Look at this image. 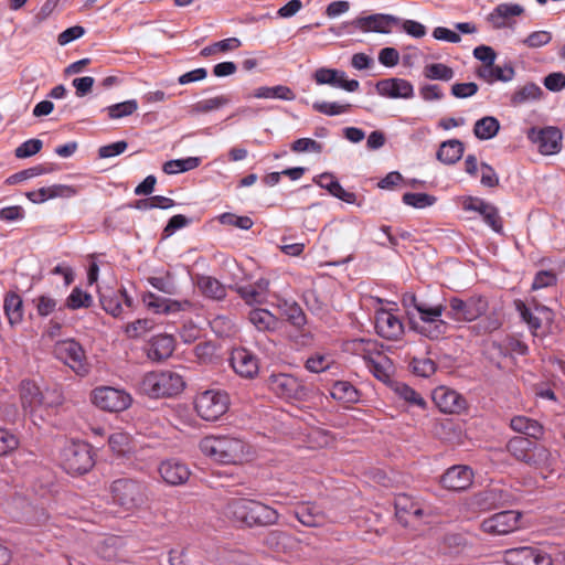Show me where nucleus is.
<instances>
[{
	"label": "nucleus",
	"mask_w": 565,
	"mask_h": 565,
	"mask_svg": "<svg viewBox=\"0 0 565 565\" xmlns=\"http://www.w3.org/2000/svg\"><path fill=\"white\" fill-rule=\"evenodd\" d=\"M402 305L407 309L414 308L419 315V321H411V328L416 333L429 339L438 340L445 337L450 324L441 318L446 306L444 303L429 305L419 301L415 294L406 292L402 297Z\"/></svg>",
	"instance_id": "obj_3"
},
{
	"label": "nucleus",
	"mask_w": 565,
	"mask_h": 565,
	"mask_svg": "<svg viewBox=\"0 0 565 565\" xmlns=\"http://www.w3.org/2000/svg\"><path fill=\"white\" fill-rule=\"evenodd\" d=\"M124 547V540L119 536H108L103 539L96 550L98 555L107 561L115 559L119 556L120 550Z\"/></svg>",
	"instance_id": "obj_40"
},
{
	"label": "nucleus",
	"mask_w": 565,
	"mask_h": 565,
	"mask_svg": "<svg viewBox=\"0 0 565 565\" xmlns=\"http://www.w3.org/2000/svg\"><path fill=\"white\" fill-rule=\"evenodd\" d=\"M32 303L36 309L38 316L45 318L57 309L58 301L54 297L43 294L33 298Z\"/></svg>",
	"instance_id": "obj_53"
},
{
	"label": "nucleus",
	"mask_w": 565,
	"mask_h": 565,
	"mask_svg": "<svg viewBox=\"0 0 565 565\" xmlns=\"http://www.w3.org/2000/svg\"><path fill=\"white\" fill-rule=\"evenodd\" d=\"M230 407V396L221 390H206L198 393L194 398V409L205 422H216L226 414Z\"/></svg>",
	"instance_id": "obj_7"
},
{
	"label": "nucleus",
	"mask_w": 565,
	"mask_h": 565,
	"mask_svg": "<svg viewBox=\"0 0 565 565\" xmlns=\"http://www.w3.org/2000/svg\"><path fill=\"white\" fill-rule=\"evenodd\" d=\"M395 393L404 399L409 406H416L418 408L425 409L427 406L424 397L417 393L413 387L404 384L397 383L395 385Z\"/></svg>",
	"instance_id": "obj_47"
},
{
	"label": "nucleus",
	"mask_w": 565,
	"mask_h": 565,
	"mask_svg": "<svg viewBox=\"0 0 565 565\" xmlns=\"http://www.w3.org/2000/svg\"><path fill=\"white\" fill-rule=\"evenodd\" d=\"M403 203L415 209H425L431 206L436 201V196L427 193L407 192L402 198Z\"/></svg>",
	"instance_id": "obj_55"
},
{
	"label": "nucleus",
	"mask_w": 565,
	"mask_h": 565,
	"mask_svg": "<svg viewBox=\"0 0 565 565\" xmlns=\"http://www.w3.org/2000/svg\"><path fill=\"white\" fill-rule=\"evenodd\" d=\"M556 458L544 445L533 441L532 449L525 465L541 472L543 478L554 471Z\"/></svg>",
	"instance_id": "obj_22"
},
{
	"label": "nucleus",
	"mask_w": 565,
	"mask_h": 565,
	"mask_svg": "<svg viewBox=\"0 0 565 565\" xmlns=\"http://www.w3.org/2000/svg\"><path fill=\"white\" fill-rule=\"evenodd\" d=\"M158 471L162 480L170 486H181L190 478L189 467L178 459H167L160 462Z\"/></svg>",
	"instance_id": "obj_23"
},
{
	"label": "nucleus",
	"mask_w": 565,
	"mask_h": 565,
	"mask_svg": "<svg viewBox=\"0 0 565 565\" xmlns=\"http://www.w3.org/2000/svg\"><path fill=\"white\" fill-rule=\"evenodd\" d=\"M61 465L68 475H84L88 472L94 466L88 445L85 443H70L65 445L61 454Z\"/></svg>",
	"instance_id": "obj_8"
},
{
	"label": "nucleus",
	"mask_w": 565,
	"mask_h": 565,
	"mask_svg": "<svg viewBox=\"0 0 565 565\" xmlns=\"http://www.w3.org/2000/svg\"><path fill=\"white\" fill-rule=\"evenodd\" d=\"M201 163L199 157H188L185 159L169 160L163 163L162 170L167 174H177L198 168Z\"/></svg>",
	"instance_id": "obj_43"
},
{
	"label": "nucleus",
	"mask_w": 565,
	"mask_h": 565,
	"mask_svg": "<svg viewBox=\"0 0 565 565\" xmlns=\"http://www.w3.org/2000/svg\"><path fill=\"white\" fill-rule=\"evenodd\" d=\"M42 390L32 380H23L20 384V399L25 413L33 415L41 408Z\"/></svg>",
	"instance_id": "obj_26"
},
{
	"label": "nucleus",
	"mask_w": 565,
	"mask_h": 565,
	"mask_svg": "<svg viewBox=\"0 0 565 565\" xmlns=\"http://www.w3.org/2000/svg\"><path fill=\"white\" fill-rule=\"evenodd\" d=\"M92 402L103 411L119 413L126 411L131 405L132 398L124 390L99 386L92 392Z\"/></svg>",
	"instance_id": "obj_11"
},
{
	"label": "nucleus",
	"mask_w": 565,
	"mask_h": 565,
	"mask_svg": "<svg viewBox=\"0 0 565 565\" xmlns=\"http://www.w3.org/2000/svg\"><path fill=\"white\" fill-rule=\"evenodd\" d=\"M230 364L242 379L253 380L259 373V359L245 348H236L232 351Z\"/></svg>",
	"instance_id": "obj_17"
},
{
	"label": "nucleus",
	"mask_w": 565,
	"mask_h": 565,
	"mask_svg": "<svg viewBox=\"0 0 565 565\" xmlns=\"http://www.w3.org/2000/svg\"><path fill=\"white\" fill-rule=\"evenodd\" d=\"M477 502L483 509H492L503 505L509 498L508 492L498 487H492L483 490L477 497Z\"/></svg>",
	"instance_id": "obj_38"
},
{
	"label": "nucleus",
	"mask_w": 565,
	"mask_h": 565,
	"mask_svg": "<svg viewBox=\"0 0 565 565\" xmlns=\"http://www.w3.org/2000/svg\"><path fill=\"white\" fill-rule=\"evenodd\" d=\"M19 438L6 428L0 427V457L7 456L19 447Z\"/></svg>",
	"instance_id": "obj_59"
},
{
	"label": "nucleus",
	"mask_w": 565,
	"mask_h": 565,
	"mask_svg": "<svg viewBox=\"0 0 565 565\" xmlns=\"http://www.w3.org/2000/svg\"><path fill=\"white\" fill-rule=\"evenodd\" d=\"M409 366L414 374L422 377H429L437 369L435 361L429 358H413Z\"/></svg>",
	"instance_id": "obj_56"
},
{
	"label": "nucleus",
	"mask_w": 565,
	"mask_h": 565,
	"mask_svg": "<svg viewBox=\"0 0 565 565\" xmlns=\"http://www.w3.org/2000/svg\"><path fill=\"white\" fill-rule=\"evenodd\" d=\"M394 507L397 521L405 527L415 525L428 515L423 504L406 493H399L395 497Z\"/></svg>",
	"instance_id": "obj_13"
},
{
	"label": "nucleus",
	"mask_w": 565,
	"mask_h": 565,
	"mask_svg": "<svg viewBox=\"0 0 565 565\" xmlns=\"http://www.w3.org/2000/svg\"><path fill=\"white\" fill-rule=\"evenodd\" d=\"M463 150V143L460 140L451 139L440 145L436 156L440 162L454 164L461 159Z\"/></svg>",
	"instance_id": "obj_35"
},
{
	"label": "nucleus",
	"mask_w": 565,
	"mask_h": 565,
	"mask_svg": "<svg viewBox=\"0 0 565 565\" xmlns=\"http://www.w3.org/2000/svg\"><path fill=\"white\" fill-rule=\"evenodd\" d=\"M447 317L456 322H472L489 310V300L482 295H471L466 299L454 296L448 299Z\"/></svg>",
	"instance_id": "obj_6"
},
{
	"label": "nucleus",
	"mask_w": 565,
	"mask_h": 565,
	"mask_svg": "<svg viewBox=\"0 0 565 565\" xmlns=\"http://www.w3.org/2000/svg\"><path fill=\"white\" fill-rule=\"evenodd\" d=\"M433 399L440 412L446 414L459 413L466 403L458 392L445 386L434 390Z\"/></svg>",
	"instance_id": "obj_24"
},
{
	"label": "nucleus",
	"mask_w": 565,
	"mask_h": 565,
	"mask_svg": "<svg viewBox=\"0 0 565 565\" xmlns=\"http://www.w3.org/2000/svg\"><path fill=\"white\" fill-rule=\"evenodd\" d=\"M473 480V472L467 466H452L441 476V486L451 491H462L468 489Z\"/></svg>",
	"instance_id": "obj_21"
},
{
	"label": "nucleus",
	"mask_w": 565,
	"mask_h": 565,
	"mask_svg": "<svg viewBox=\"0 0 565 565\" xmlns=\"http://www.w3.org/2000/svg\"><path fill=\"white\" fill-rule=\"evenodd\" d=\"M100 303L103 309L113 317H119L122 313L119 295L116 291H113L110 295H102Z\"/></svg>",
	"instance_id": "obj_58"
},
{
	"label": "nucleus",
	"mask_w": 565,
	"mask_h": 565,
	"mask_svg": "<svg viewBox=\"0 0 565 565\" xmlns=\"http://www.w3.org/2000/svg\"><path fill=\"white\" fill-rule=\"evenodd\" d=\"M3 310L9 323L18 326L23 320V300L15 291H9L4 296Z\"/></svg>",
	"instance_id": "obj_33"
},
{
	"label": "nucleus",
	"mask_w": 565,
	"mask_h": 565,
	"mask_svg": "<svg viewBox=\"0 0 565 565\" xmlns=\"http://www.w3.org/2000/svg\"><path fill=\"white\" fill-rule=\"evenodd\" d=\"M137 109V102L135 99H130L110 105L105 110L107 111L110 119H119L132 115Z\"/></svg>",
	"instance_id": "obj_54"
},
{
	"label": "nucleus",
	"mask_w": 565,
	"mask_h": 565,
	"mask_svg": "<svg viewBox=\"0 0 565 565\" xmlns=\"http://www.w3.org/2000/svg\"><path fill=\"white\" fill-rule=\"evenodd\" d=\"M533 441L534 440L526 437L515 436L509 439L505 448L516 461L525 463V460H527L530 456Z\"/></svg>",
	"instance_id": "obj_37"
},
{
	"label": "nucleus",
	"mask_w": 565,
	"mask_h": 565,
	"mask_svg": "<svg viewBox=\"0 0 565 565\" xmlns=\"http://www.w3.org/2000/svg\"><path fill=\"white\" fill-rule=\"evenodd\" d=\"M295 518L305 526H322L327 523V515L321 508L315 503H301L295 508Z\"/></svg>",
	"instance_id": "obj_27"
},
{
	"label": "nucleus",
	"mask_w": 565,
	"mask_h": 565,
	"mask_svg": "<svg viewBox=\"0 0 565 565\" xmlns=\"http://www.w3.org/2000/svg\"><path fill=\"white\" fill-rule=\"evenodd\" d=\"M93 305V297L90 294L82 290L79 287L73 288L71 294L65 300V307L71 310L81 308H89Z\"/></svg>",
	"instance_id": "obj_50"
},
{
	"label": "nucleus",
	"mask_w": 565,
	"mask_h": 565,
	"mask_svg": "<svg viewBox=\"0 0 565 565\" xmlns=\"http://www.w3.org/2000/svg\"><path fill=\"white\" fill-rule=\"evenodd\" d=\"M316 182L319 186L328 190L330 194L343 202H355V194L353 192L345 191L332 173L324 172L320 174Z\"/></svg>",
	"instance_id": "obj_31"
},
{
	"label": "nucleus",
	"mask_w": 565,
	"mask_h": 565,
	"mask_svg": "<svg viewBox=\"0 0 565 565\" xmlns=\"http://www.w3.org/2000/svg\"><path fill=\"white\" fill-rule=\"evenodd\" d=\"M153 327L152 319H137L125 327V333L129 339H138L151 331Z\"/></svg>",
	"instance_id": "obj_52"
},
{
	"label": "nucleus",
	"mask_w": 565,
	"mask_h": 565,
	"mask_svg": "<svg viewBox=\"0 0 565 565\" xmlns=\"http://www.w3.org/2000/svg\"><path fill=\"white\" fill-rule=\"evenodd\" d=\"M312 108L323 115L327 116H335L340 114L348 113L351 108L350 104H339V103H329V102H316L312 104Z\"/></svg>",
	"instance_id": "obj_57"
},
{
	"label": "nucleus",
	"mask_w": 565,
	"mask_h": 565,
	"mask_svg": "<svg viewBox=\"0 0 565 565\" xmlns=\"http://www.w3.org/2000/svg\"><path fill=\"white\" fill-rule=\"evenodd\" d=\"M542 89L540 86L529 83L525 84L523 87L514 92V94L511 97V103L514 106L521 105L527 100H534L539 99L542 95Z\"/></svg>",
	"instance_id": "obj_51"
},
{
	"label": "nucleus",
	"mask_w": 565,
	"mask_h": 565,
	"mask_svg": "<svg viewBox=\"0 0 565 565\" xmlns=\"http://www.w3.org/2000/svg\"><path fill=\"white\" fill-rule=\"evenodd\" d=\"M175 349V340L173 335L160 333L153 335L145 345V352L152 362H163L170 358Z\"/></svg>",
	"instance_id": "obj_19"
},
{
	"label": "nucleus",
	"mask_w": 565,
	"mask_h": 565,
	"mask_svg": "<svg viewBox=\"0 0 565 565\" xmlns=\"http://www.w3.org/2000/svg\"><path fill=\"white\" fill-rule=\"evenodd\" d=\"M526 137L537 146L540 153L544 156L556 154L562 149V132L556 127L535 128L527 130Z\"/></svg>",
	"instance_id": "obj_12"
},
{
	"label": "nucleus",
	"mask_w": 565,
	"mask_h": 565,
	"mask_svg": "<svg viewBox=\"0 0 565 565\" xmlns=\"http://www.w3.org/2000/svg\"><path fill=\"white\" fill-rule=\"evenodd\" d=\"M110 449L121 456L129 450V436L125 433H114L108 438Z\"/></svg>",
	"instance_id": "obj_64"
},
{
	"label": "nucleus",
	"mask_w": 565,
	"mask_h": 565,
	"mask_svg": "<svg viewBox=\"0 0 565 565\" xmlns=\"http://www.w3.org/2000/svg\"><path fill=\"white\" fill-rule=\"evenodd\" d=\"M201 452L222 465H243L254 458L252 445L234 435H209L199 443Z\"/></svg>",
	"instance_id": "obj_2"
},
{
	"label": "nucleus",
	"mask_w": 565,
	"mask_h": 565,
	"mask_svg": "<svg viewBox=\"0 0 565 565\" xmlns=\"http://www.w3.org/2000/svg\"><path fill=\"white\" fill-rule=\"evenodd\" d=\"M313 79L318 85H331L348 92L358 90L360 83L356 79H347L345 73L335 68L320 67L313 73Z\"/></svg>",
	"instance_id": "obj_20"
},
{
	"label": "nucleus",
	"mask_w": 565,
	"mask_h": 565,
	"mask_svg": "<svg viewBox=\"0 0 565 565\" xmlns=\"http://www.w3.org/2000/svg\"><path fill=\"white\" fill-rule=\"evenodd\" d=\"M292 537L286 532L279 530H273L267 533L264 539V544L277 552H285L286 548L291 544Z\"/></svg>",
	"instance_id": "obj_48"
},
{
	"label": "nucleus",
	"mask_w": 565,
	"mask_h": 565,
	"mask_svg": "<svg viewBox=\"0 0 565 565\" xmlns=\"http://www.w3.org/2000/svg\"><path fill=\"white\" fill-rule=\"evenodd\" d=\"M42 146H43L42 140L35 139V138L29 139L24 142H22L14 150V154L19 159L29 158V157H32V156L36 154L38 152H40L42 149Z\"/></svg>",
	"instance_id": "obj_61"
},
{
	"label": "nucleus",
	"mask_w": 565,
	"mask_h": 565,
	"mask_svg": "<svg viewBox=\"0 0 565 565\" xmlns=\"http://www.w3.org/2000/svg\"><path fill=\"white\" fill-rule=\"evenodd\" d=\"M510 427L526 437L540 439L544 434L543 426L535 419L526 416H514L510 420Z\"/></svg>",
	"instance_id": "obj_32"
},
{
	"label": "nucleus",
	"mask_w": 565,
	"mask_h": 565,
	"mask_svg": "<svg viewBox=\"0 0 565 565\" xmlns=\"http://www.w3.org/2000/svg\"><path fill=\"white\" fill-rule=\"evenodd\" d=\"M195 285L199 291L209 299L221 301L225 299L226 287L216 278L207 275H198Z\"/></svg>",
	"instance_id": "obj_29"
},
{
	"label": "nucleus",
	"mask_w": 565,
	"mask_h": 565,
	"mask_svg": "<svg viewBox=\"0 0 565 565\" xmlns=\"http://www.w3.org/2000/svg\"><path fill=\"white\" fill-rule=\"evenodd\" d=\"M109 491L113 502L125 511H136L148 500L146 483L136 479H116L111 482Z\"/></svg>",
	"instance_id": "obj_5"
},
{
	"label": "nucleus",
	"mask_w": 565,
	"mask_h": 565,
	"mask_svg": "<svg viewBox=\"0 0 565 565\" xmlns=\"http://www.w3.org/2000/svg\"><path fill=\"white\" fill-rule=\"evenodd\" d=\"M231 99L226 95H220L212 98L199 100L191 106V113L193 114H206L213 110H217L227 104Z\"/></svg>",
	"instance_id": "obj_45"
},
{
	"label": "nucleus",
	"mask_w": 565,
	"mask_h": 565,
	"mask_svg": "<svg viewBox=\"0 0 565 565\" xmlns=\"http://www.w3.org/2000/svg\"><path fill=\"white\" fill-rule=\"evenodd\" d=\"M523 12L524 9L520 4L501 3L488 15V21L494 29H502L511 25L509 22L511 18L519 17Z\"/></svg>",
	"instance_id": "obj_28"
},
{
	"label": "nucleus",
	"mask_w": 565,
	"mask_h": 565,
	"mask_svg": "<svg viewBox=\"0 0 565 565\" xmlns=\"http://www.w3.org/2000/svg\"><path fill=\"white\" fill-rule=\"evenodd\" d=\"M267 388L277 397L301 401L307 396L302 382L288 373H271L266 380Z\"/></svg>",
	"instance_id": "obj_9"
},
{
	"label": "nucleus",
	"mask_w": 565,
	"mask_h": 565,
	"mask_svg": "<svg viewBox=\"0 0 565 565\" xmlns=\"http://www.w3.org/2000/svg\"><path fill=\"white\" fill-rule=\"evenodd\" d=\"M184 388V376L170 370L148 372L140 382V391L152 398L177 396Z\"/></svg>",
	"instance_id": "obj_4"
},
{
	"label": "nucleus",
	"mask_w": 565,
	"mask_h": 565,
	"mask_svg": "<svg viewBox=\"0 0 565 565\" xmlns=\"http://www.w3.org/2000/svg\"><path fill=\"white\" fill-rule=\"evenodd\" d=\"M248 320L259 331H274L278 328V319L266 309H253L249 311Z\"/></svg>",
	"instance_id": "obj_36"
},
{
	"label": "nucleus",
	"mask_w": 565,
	"mask_h": 565,
	"mask_svg": "<svg viewBox=\"0 0 565 565\" xmlns=\"http://www.w3.org/2000/svg\"><path fill=\"white\" fill-rule=\"evenodd\" d=\"M398 22L399 19L394 15L374 13L366 17H358L349 22L348 25L362 32L388 33L391 31V26Z\"/></svg>",
	"instance_id": "obj_18"
},
{
	"label": "nucleus",
	"mask_w": 565,
	"mask_h": 565,
	"mask_svg": "<svg viewBox=\"0 0 565 565\" xmlns=\"http://www.w3.org/2000/svg\"><path fill=\"white\" fill-rule=\"evenodd\" d=\"M235 291L247 305L262 303L264 301L263 297H260V291H258L255 285L237 286Z\"/></svg>",
	"instance_id": "obj_62"
},
{
	"label": "nucleus",
	"mask_w": 565,
	"mask_h": 565,
	"mask_svg": "<svg viewBox=\"0 0 565 565\" xmlns=\"http://www.w3.org/2000/svg\"><path fill=\"white\" fill-rule=\"evenodd\" d=\"M253 96L256 98H278L282 100H294L296 97L295 93L285 85L258 87L255 89Z\"/></svg>",
	"instance_id": "obj_44"
},
{
	"label": "nucleus",
	"mask_w": 565,
	"mask_h": 565,
	"mask_svg": "<svg viewBox=\"0 0 565 565\" xmlns=\"http://www.w3.org/2000/svg\"><path fill=\"white\" fill-rule=\"evenodd\" d=\"M366 367L379 381L383 383H388L391 381L393 363L384 352L366 364Z\"/></svg>",
	"instance_id": "obj_39"
},
{
	"label": "nucleus",
	"mask_w": 565,
	"mask_h": 565,
	"mask_svg": "<svg viewBox=\"0 0 565 565\" xmlns=\"http://www.w3.org/2000/svg\"><path fill=\"white\" fill-rule=\"evenodd\" d=\"M477 75L490 84L495 81L509 82L514 77V68L511 65L501 67L492 64L490 66H480L477 70Z\"/></svg>",
	"instance_id": "obj_34"
},
{
	"label": "nucleus",
	"mask_w": 565,
	"mask_h": 565,
	"mask_svg": "<svg viewBox=\"0 0 565 565\" xmlns=\"http://www.w3.org/2000/svg\"><path fill=\"white\" fill-rule=\"evenodd\" d=\"M330 394L334 399L343 403H356L360 398L358 390L348 381H337Z\"/></svg>",
	"instance_id": "obj_41"
},
{
	"label": "nucleus",
	"mask_w": 565,
	"mask_h": 565,
	"mask_svg": "<svg viewBox=\"0 0 565 565\" xmlns=\"http://www.w3.org/2000/svg\"><path fill=\"white\" fill-rule=\"evenodd\" d=\"M226 520L239 529H253L274 525L279 513L271 507L250 498L232 497L222 507Z\"/></svg>",
	"instance_id": "obj_1"
},
{
	"label": "nucleus",
	"mask_w": 565,
	"mask_h": 565,
	"mask_svg": "<svg viewBox=\"0 0 565 565\" xmlns=\"http://www.w3.org/2000/svg\"><path fill=\"white\" fill-rule=\"evenodd\" d=\"M521 513L505 510L492 514L481 522V530L490 535H507L520 527Z\"/></svg>",
	"instance_id": "obj_14"
},
{
	"label": "nucleus",
	"mask_w": 565,
	"mask_h": 565,
	"mask_svg": "<svg viewBox=\"0 0 565 565\" xmlns=\"http://www.w3.org/2000/svg\"><path fill=\"white\" fill-rule=\"evenodd\" d=\"M508 565H552L551 556L533 546L509 548L503 553Z\"/></svg>",
	"instance_id": "obj_15"
},
{
	"label": "nucleus",
	"mask_w": 565,
	"mask_h": 565,
	"mask_svg": "<svg viewBox=\"0 0 565 565\" xmlns=\"http://www.w3.org/2000/svg\"><path fill=\"white\" fill-rule=\"evenodd\" d=\"M350 350L355 354L361 356L365 364L375 360L377 355L383 353L382 344H380L376 340L371 339H354L350 342Z\"/></svg>",
	"instance_id": "obj_30"
},
{
	"label": "nucleus",
	"mask_w": 565,
	"mask_h": 565,
	"mask_svg": "<svg viewBox=\"0 0 565 565\" xmlns=\"http://www.w3.org/2000/svg\"><path fill=\"white\" fill-rule=\"evenodd\" d=\"M557 284V276L552 270H540L535 274L532 290H539L546 287H552Z\"/></svg>",
	"instance_id": "obj_63"
},
{
	"label": "nucleus",
	"mask_w": 565,
	"mask_h": 565,
	"mask_svg": "<svg viewBox=\"0 0 565 565\" xmlns=\"http://www.w3.org/2000/svg\"><path fill=\"white\" fill-rule=\"evenodd\" d=\"M500 129V122L495 117L486 116L476 121L473 127L475 136L480 140L493 138Z\"/></svg>",
	"instance_id": "obj_42"
},
{
	"label": "nucleus",
	"mask_w": 565,
	"mask_h": 565,
	"mask_svg": "<svg viewBox=\"0 0 565 565\" xmlns=\"http://www.w3.org/2000/svg\"><path fill=\"white\" fill-rule=\"evenodd\" d=\"M218 221L224 225H231L242 230H249L254 224L249 216H238L228 212L221 214Z\"/></svg>",
	"instance_id": "obj_60"
},
{
	"label": "nucleus",
	"mask_w": 565,
	"mask_h": 565,
	"mask_svg": "<svg viewBox=\"0 0 565 565\" xmlns=\"http://www.w3.org/2000/svg\"><path fill=\"white\" fill-rule=\"evenodd\" d=\"M376 333L388 341H397L404 335V323L401 318L387 309H379L374 317Z\"/></svg>",
	"instance_id": "obj_16"
},
{
	"label": "nucleus",
	"mask_w": 565,
	"mask_h": 565,
	"mask_svg": "<svg viewBox=\"0 0 565 565\" xmlns=\"http://www.w3.org/2000/svg\"><path fill=\"white\" fill-rule=\"evenodd\" d=\"M53 352L58 360L70 366L76 374L84 376L89 372L85 351L77 341L73 339L58 341L55 343Z\"/></svg>",
	"instance_id": "obj_10"
},
{
	"label": "nucleus",
	"mask_w": 565,
	"mask_h": 565,
	"mask_svg": "<svg viewBox=\"0 0 565 565\" xmlns=\"http://www.w3.org/2000/svg\"><path fill=\"white\" fill-rule=\"evenodd\" d=\"M376 90L381 96L388 98H412L414 95V87L407 79L404 78H385L376 83Z\"/></svg>",
	"instance_id": "obj_25"
},
{
	"label": "nucleus",
	"mask_w": 565,
	"mask_h": 565,
	"mask_svg": "<svg viewBox=\"0 0 565 565\" xmlns=\"http://www.w3.org/2000/svg\"><path fill=\"white\" fill-rule=\"evenodd\" d=\"M242 45V42L237 38H228L217 42H214L211 45L203 47L200 52L202 57H209L211 55H215L218 53H225L228 51H234Z\"/></svg>",
	"instance_id": "obj_46"
},
{
	"label": "nucleus",
	"mask_w": 565,
	"mask_h": 565,
	"mask_svg": "<svg viewBox=\"0 0 565 565\" xmlns=\"http://www.w3.org/2000/svg\"><path fill=\"white\" fill-rule=\"evenodd\" d=\"M424 76L431 81H450L455 72L451 67L443 63H431L424 67Z\"/></svg>",
	"instance_id": "obj_49"
}]
</instances>
